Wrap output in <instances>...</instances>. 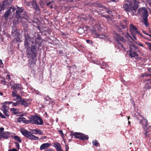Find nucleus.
<instances>
[{
    "instance_id": "nucleus-26",
    "label": "nucleus",
    "mask_w": 151,
    "mask_h": 151,
    "mask_svg": "<svg viewBox=\"0 0 151 151\" xmlns=\"http://www.w3.org/2000/svg\"><path fill=\"white\" fill-rule=\"evenodd\" d=\"M4 135V138L7 139L10 137V133L8 132H6L3 133Z\"/></svg>"
},
{
    "instance_id": "nucleus-41",
    "label": "nucleus",
    "mask_w": 151,
    "mask_h": 151,
    "mask_svg": "<svg viewBox=\"0 0 151 151\" xmlns=\"http://www.w3.org/2000/svg\"><path fill=\"white\" fill-rule=\"evenodd\" d=\"M0 117L2 119H5L6 117L0 112Z\"/></svg>"
},
{
    "instance_id": "nucleus-52",
    "label": "nucleus",
    "mask_w": 151,
    "mask_h": 151,
    "mask_svg": "<svg viewBox=\"0 0 151 151\" xmlns=\"http://www.w3.org/2000/svg\"><path fill=\"white\" fill-rule=\"evenodd\" d=\"M147 75L146 74V73H144V74H142L141 75V77H143L145 76H147Z\"/></svg>"
},
{
    "instance_id": "nucleus-17",
    "label": "nucleus",
    "mask_w": 151,
    "mask_h": 151,
    "mask_svg": "<svg viewBox=\"0 0 151 151\" xmlns=\"http://www.w3.org/2000/svg\"><path fill=\"white\" fill-rule=\"evenodd\" d=\"M91 33L93 35H94V37L96 38H101L103 39L105 37V36L103 35H98L96 31L95 30H92Z\"/></svg>"
},
{
    "instance_id": "nucleus-27",
    "label": "nucleus",
    "mask_w": 151,
    "mask_h": 151,
    "mask_svg": "<svg viewBox=\"0 0 151 151\" xmlns=\"http://www.w3.org/2000/svg\"><path fill=\"white\" fill-rule=\"evenodd\" d=\"M116 43L118 45V46L119 49H123L124 50L125 49L123 45L120 42V41H118L117 40V42Z\"/></svg>"
},
{
    "instance_id": "nucleus-30",
    "label": "nucleus",
    "mask_w": 151,
    "mask_h": 151,
    "mask_svg": "<svg viewBox=\"0 0 151 151\" xmlns=\"http://www.w3.org/2000/svg\"><path fill=\"white\" fill-rule=\"evenodd\" d=\"M36 35H37V37L35 36V39L34 40H33V41L35 42V40H37V42H39L40 44V43L39 42V41H38V40H40L41 39V37H40V35L38 34H36Z\"/></svg>"
},
{
    "instance_id": "nucleus-63",
    "label": "nucleus",
    "mask_w": 151,
    "mask_h": 151,
    "mask_svg": "<svg viewBox=\"0 0 151 151\" xmlns=\"http://www.w3.org/2000/svg\"><path fill=\"white\" fill-rule=\"evenodd\" d=\"M127 20H124V22L126 24L127 23Z\"/></svg>"
},
{
    "instance_id": "nucleus-62",
    "label": "nucleus",
    "mask_w": 151,
    "mask_h": 151,
    "mask_svg": "<svg viewBox=\"0 0 151 151\" xmlns=\"http://www.w3.org/2000/svg\"><path fill=\"white\" fill-rule=\"evenodd\" d=\"M101 16L103 17H106V18L107 17V16H106V15H103V14L102 15L101 14Z\"/></svg>"
},
{
    "instance_id": "nucleus-3",
    "label": "nucleus",
    "mask_w": 151,
    "mask_h": 151,
    "mask_svg": "<svg viewBox=\"0 0 151 151\" xmlns=\"http://www.w3.org/2000/svg\"><path fill=\"white\" fill-rule=\"evenodd\" d=\"M133 4L132 2H130L129 4H124L123 5V8L127 12H131L133 14L132 15H135L136 11L138 7L139 2L138 1H134Z\"/></svg>"
},
{
    "instance_id": "nucleus-54",
    "label": "nucleus",
    "mask_w": 151,
    "mask_h": 151,
    "mask_svg": "<svg viewBox=\"0 0 151 151\" xmlns=\"http://www.w3.org/2000/svg\"><path fill=\"white\" fill-rule=\"evenodd\" d=\"M4 138V135L2 134H0V140L1 139V138Z\"/></svg>"
},
{
    "instance_id": "nucleus-33",
    "label": "nucleus",
    "mask_w": 151,
    "mask_h": 151,
    "mask_svg": "<svg viewBox=\"0 0 151 151\" xmlns=\"http://www.w3.org/2000/svg\"><path fill=\"white\" fill-rule=\"evenodd\" d=\"M19 104V101H17L15 103L13 102L12 105L13 106H16L18 104Z\"/></svg>"
},
{
    "instance_id": "nucleus-34",
    "label": "nucleus",
    "mask_w": 151,
    "mask_h": 151,
    "mask_svg": "<svg viewBox=\"0 0 151 151\" xmlns=\"http://www.w3.org/2000/svg\"><path fill=\"white\" fill-rule=\"evenodd\" d=\"M25 119L24 117H20L18 118L17 122H20L22 121H24V120Z\"/></svg>"
},
{
    "instance_id": "nucleus-11",
    "label": "nucleus",
    "mask_w": 151,
    "mask_h": 151,
    "mask_svg": "<svg viewBox=\"0 0 151 151\" xmlns=\"http://www.w3.org/2000/svg\"><path fill=\"white\" fill-rule=\"evenodd\" d=\"M24 36V46L25 48H27L29 46V44L30 41L32 42V41H33L32 39L29 37L28 35L25 34Z\"/></svg>"
},
{
    "instance_id": "nucleus-24",
    "label": "nucleus",
    "mask_w": 151,
    "mask_h": 151,
    "mask_svg": "<svg viewBox=\"0 0 151 151\" xmlns=\"http://www.w3.org/2000/svg\"><path fill=\"white\" fill-rule=\"evenodd\" d=\"M10 13V9H8L5 12L4 15V17L5 19H7Z\"/></svg>"
},
{
    "instance_id": "nucleus-29",
    "label": "nucleus",
    "mask_w": 151,
    "mask_h": 151,
    "mask_svg": "<svg viewBox=\"0 0 151 151\" xmlns=\"http://www.w3.org/2000/svg\"><path fill=\"white\" fill-rule=\"evenodd\" d=\"M13 138L16 141H18L19 142L21 143L22 140L18 136H15L13 137Z\"/></svg>"
},
{
    "instance_id": "nucleus-22",
    "label": "nucleus",
    "mask_w": 151,
    "mask_h": 151,
    "mask_svg": "<svg viewBox=\"0 0 151 151\" xmlns=\"http://www.w3.org/2000/svg\"><path fill=\"white\" fill-rule=\"evenodd\" d=\"M129 55L132 58L134 57L138 56L137 53L134 51L129 50Z\"/></svg>"
},
{
    "instance_id": "nucleus-48",
    "label": "nucleus",
    "mask_w": 151,
    "mask_h": 151,
    "mask_svg": "<svg viewBox=\"0 0 151 151\" xmlns=\"http://www.w3.org/2000/svg\"><path fill=\"white\" fill-rule=\"evenodd\" d=\"M45 151H55L54 150L51 149H48L45 150Z\"/></svg>"
},
{
    "instance_id": "nucleus-23",
    "label": "nucleus",
    "mask_w": 151,
    "mask_h": 151,
    "mask_svg": "<svg viewBox=\"0 0 151 151\" xmlns=\"http://www.w3.org/2000/svg\"><path fill=\"white\" fill-rule=\"evenodd\" d=\"M117 40L119 41V40L122 41H123L124 40V39L123 37L117 35L115 38V42H117Z\"/></svg>"
},
{
    "instance_id": "nucleus-42",
    "label": "nucleus",
    "mask_w": 151,
    "mask_h": 151,
    "mask_svg": "<svg viewBox=\"0 0 151 151\" xmlns=\"http://www.w3.org/2000/svg\"><path fill=\"white\" fill-rule=\"evenodd\" d=\"M65 151H68L69 149V147L68 145H65Z\"/></svg>"
},
{
    "instance_id": "nucleus-2",
    "label": "nucleus",
    "mask_w": 151,
    "mask_h": 151,
    "mask_svg": "<svg viewBox=\"0 0 151 151\" xmlns=\"http://www.w3.org/2000/svg\"><path fill=\"white\" fill-rule=\"evenodd\" d=\"M36 40L35 41H32V46L31 47L27 48L26 52L27 55L31 56L32 59H34L37 56V49L38 50L40 46V44L37 42Z\"/></svg>"
},
{
    "instance_id": "nucleus-60",
    "label": "nucleus",
    "mask_w": 151,
    "mask_h": 151,
    "mask_svg": "<svg viewBox=\"0 0 151 151\" xmlns=\"http://www.w3.org/2000/svg\"><path fill=\"white\" fill-rule=\"evenodd\" d=\"M41 138L42 139H46L47 138V137L46 136H44L41 137Z\"/></svg>"
},
{
    "instance_id": "nucleus-39",
    "label": "nucleus",
    "mask_w": 151,
    "mask_h": 151,
    "mask_svg": "<svg viewBox=\"0 0 151 151\" xmlns=\"http://www.w3.org/2000/svg\"><path fill=\"white\" fill-rule=\"evenodd\" d=\"M1 81V83H2L3 85H6V80H5V78H4L2 79Z\"/></svg>"
},
{
    "instance_id": "nucleus-35",
    "label": "nucleus",
    "mask_w": 151,
    "mask_h": 151,
    "mask_svg": "<svg viewBox=\"0 0 151 151\" xmlns=\"http://www.w3.org/2000/svg\"><path fill=\"white\" fill-rule=\"evenodd\" d=\"M44 99L46 101H48L49 100H51V99L48 96H46L44 98Z\"/></svg>"
},
{
    "instance_id": "nucleus-21",
    "label": "nucleus",
    "mask_w": 151,
    "mask_h": 151,
    "mask_svg": "<svg viewBox=\"0 0 151 151\" xmlns=\"http://www.w3.org/2000/svg\"><path fill=\"white\" fill-rule=\"evenodd\" d=\"M34 8L35 10V12L37 14H39L40 13V8L38 5L35 3V4L34 6Z\"/></svg>"
},
{
    "instance_id": "nucleus-7",
    "label": "nucleus",
    "mask_w": 151,
    "mask_h": 151,
    "mask_svg": "<svg viewBox=\"0 0 151 151\" xmlns=\"http://www.w3.org/2000/svg\"><path fill=\"white\" fill-rule=\"evenodd\" d=\"M31 123L37 125H42L43 122L41 118L38 116H33L30 117Z\"/></svg>"
},
{
    "instance_id": "nucleus-18",
    "label": "nucleus",
    "mask_w": 151,
    "mask_h": 151,
    "mask_svg": "<svg viewBox=\"0 0 151 151\" xmlns=\"http://www.w3.org/2000/svg\"><path fill=\"white\" fill-rule=\"evenodd\" d=\"M51 145V144L50 143H44L41 145L40 149V150H42L49 147Z\"/></svg>"
},
{
    "instance_id": "nucleus-61",
    "label": "nucleus",
    "mask_w": 151,
    "mask_h": 151,
    "mask_svg": "<svg viewBox=\"0 0 151 151\" xmlns=\"http://www.w3.org/2000/svg\"><path fill=\"white\" fill-rule=\"evenodd\" d=\"M30 3V2H27L26 3V5L28 6H30L29 4Z\"/></svg>"
},
{
    "instance_id": "nucleus-55",
    "label": "nucleus",
    "mask_w": 151,
    "mask_h": 151,
    "mask_svg": "<svg viewBox=\"0 0 151 151\" xmlns=\"http://www.w3.org/2000/svg\"><path fill=\"white\" fill-rule=\"evenodd\" d=\"M142 32L145 34L147 35H148V34L145 31V30H143L142 31Z\"/></svg>"
},
{
    "instance_id": "nucleus-20",
    "label": "nucleus",
    "mask_w": 151,
    "mask_h": 151,
    "mask_svg": "<svg viewBox=\"0 0 151 151\" xmlns=\"http://www.w3.org/2000/svg\"><path fill=\"white\" fill-rule=\"evenodd\" d=\"M145 86L147 88H151V80L147 79L146 81Z\"/></svg>"
},
{
    "instance_id": "nucleus-59",
    "label": "nucleus",
    "mask_w": 151,
    "mask_h": 151,
    "mask_svg": "<svg viewBox=\"0 0 151 151\" xmlns=\"http://www.w3.org/2000/svg\"><path fill=\"white\" fill-rule=\"evenodd\" d=\"M59 53L60 54H63V51L62 50H60L59 51Z\"/></svg>"
},
{
    "instance_id": "nucleus-14",
    "label": "nucleus",
    "mask_w": 151,
    "mask_h": 151,
    "mask_svg": "<svg viewBox=\"0 0 151 151\" xmlns=\"http://www.w3.org/2000/svg\"><path fill=\"white\" fill-rule=\"evenodd\" d=\"M9 108L5 105H3L1 108V110L2 111L5 115L7 117H9V116L8 111Z\"/></svg>"
},
{
    "instance_id": "nucleus-10",
    "label": "nucleus",
    "mask_w": 151,
    "mask_h": 151,
    "mask_svg": "<svg viewBox=\"0 0 151 151\" xmlns=\"http://www.w3.org/2000/svg\"><path fill=\"white\" fill-rule=\"evenodd\" d=\"M17 99H19V104H20L22 105L25 107H27L30 104L29 101L28 99H22L21 96H18Z\"/></svg>"
},
{
    "instance_id": "nucleus-50",
    "label": "nucleus",
    "mask_w": 151,
    "mask_h": 151,
    "mask_svg": "<svg viewBox=\"0 0 151 151\" xmlns=\"http://www.w3.org/2000/svg\"><path fill=\"white\" fill-rule=\"evenodd\" d=\"M30 118H29V120H27L26 121V122H25L26 123H31V122L30 121Z\"/></svg>"
},
{
    "instance_id": "nucleus-8",
    "label": "nucleus",
    "mask_w": 151,
    "mask_h": 151,
    "mask_svg": "<svg viewBox=\"0 0 151 151\" xmlns=\"http://www.w3.org/2000/svg\"><path fill=\"white\" fill-rule=\"evenodd\" d=\"M11 89L13 90L12 93V96L13 97H15V94H17V91L20 90L22 89L21 85L18 83L14 84L12 86L11 88Z\"/></svg>"
},
{
    "instance_id": "nucleus-1",
    "label": "nucleus",
    "mask_w": 151,
    "mask_h": 151,
    "mask_svg": "<svg viewBox=\"0 0 151 151\" xmlns=\"http://www.w3.org/2000/svg\"><path fill=\"white\" fill-rule=\"evenodd\" d=\"M20 131L24 137L33 140H38L39 139L38 137L33 135V134L42 135L44 134L42 130L38 129H32L31 130L32 133L27 130L23 128H21Z\"/></svg>"
},
{
    "instance_id": "nucleus-6",
    "label": "nucleus",
    "mask_w": 151,
    "mask_h": 151,
    "mask_svg": "<svg viewBox=\"0 0 151 151\" xmlns=\"http://www.w3.org/2000/svg\"><path fill=\"white\" fill-rule=\"evenodd\" d=\"M70 135L73 136L74 138H78L83 141L88 140L89 138V137L88 135H86L81 133L77 132H71Z\"/></svg>"
},
{
    "instance_id": "nucleus-38",
    "label": "nucleus",
    "mask_w": 151,
    "mask_h": 151,
    "mask_svg": "<svg viewBox=\"0 0 151 151\" xmlns=\"http://www.w3.org/2000/svg\"><path fill=\"white\" fill-rule=\"evenodd\" d=\"M15 143L16 144V146L17 149L19 150L20 148L19 144L17 142H15Z\"/></svg>"
},
{
    "instance_id": "nucleus-36",
    "label": "nucleus",
    "mask_w": 151,
    "mask_h": 151,
    "mask_svg": "<svg viewBox=\"0 0 151 151\" xmlns=\"http://www.w3.org/2000/svg\"><path fill=\"white\" fill-rule=\"evenodd\" d=\"M17 94H15L16 96H15V97H16V99H13V101H16L17 100V101H19V99H17V98H18V96H20L17 95Z\"/></svg>"
},
{
    "instance_id": "nucleus-53",
    "label": "nucleus",
    "mask_w": 151,
    "mask_h": 151,
    "mask_svg": "<svg viewBox=\"0 0 151 151\" xmlns=\"http://www.w3.org/2000/svg\"><path fill=\"white\" fill-rule=\"evenodd\" d=\"M9 151H18L16 149L14 148L12 149H10L9 150Z\"/></svg>"
},
{
    "instance_id": "nucleus-16",
    "label": "nucleus",
    "mask_w": 151,
    "mask_h": 151,
    "mask_svg": "<svg viewBox=\"0 0 151 151\" xmlns=\"http://www.w3.org/2000/svg\"><path fill=\"white\" fill-rule=\"evenodd\" d=\"M140 124H142L143 128L145 129L147 127L148 124V121L147 119L144 118L142 120H140Z\"/></svg>"
},
{
    "instance_id": "nucleus-13",
    "label": "nucleus",
    "mask_w": 151,
    "mask_h": 151,
    "mask_svg": "<svg viewBox=\"0 0 151 151\" xmlns=\"http://www.w3.org/2000/svg\"><path fill=\"white\" fill-rule=\"evenodd\" d=\"M12 30L11 32L12 35L13 37H18L19 35V33L18 32L17 29L15 25L12 26Z\"/></svg>"
},
{
    "instance_id": "nucleus-58",
    "label": "nucleus",
    "mask_w": 151,
    "mask_h": 151,
    "mask_svg": "<svg viewBox=\"0 0 151 151\" xmlns=\"http://www.w3.org/2000/svg\"><path fill=\"white\" fill-rule=\"evenodd\" d=\"M4 130V129L3 127H1L0 128V131L2 132Z\"/></svg>"
},
{
    "instance_id": "nucleus-45",
    "label": "nucleus",
    "mask_w": 151,
    "mask_h": 151,
    "mask_svg": "<svg viewBox=\"0 0 151 151\" xmlns=\"http://www.w3.org/2000/svg\"><path fill=\"white\" fill-rule=\"evenodd\" d=\"M86 42L88 44L92 43V41L90 40H86Z\"/></svg>"
},
{
    "instance_id": "nucleus-15",
    "label": "nucleus",
    "mask_w": 151,
    "mask_h": 151,
    "mask_svg": "<svg viewBox=\"0 0 151 151\" xmlns=\"http://www.w3.org/2000/svg\"><path fill=\"white\" fill-rule=\"evenodd\" d=\"M53 146L55 147L57 151H63L60 143L58 142H54L53 143Z\"/></svg>"
},
{
    "instance_id": "nucleus-9",
    "label": "nucleus",
    "mask_w": 151,
    "mask_h": 151,
    "mask_svg": "<svg viewBox=\"0 0 151 151\" xmlns=\"http://www.w3.org/2000/svg\"><path fill=\"white\" fill-rule=\"evenodd\" d=\"M18 9L17 10L16 12V17H19L22 19H24L29 21V17L26 15L24 14V16H22V14L23 12L24 9L22 7L20 8L18 6L17 7Z\"/></svg>"
},
{
    "instance_id": "nucleus-46",
    "label": "nucleus",
    "mask_w": 151,
    "mask_h": 151,
    "mask_svg": "<svg viewBox=\"0 0 151 151\" xmlns=\"http://www.w3.org/2000/svg\"><path fill=\"white\" fill-rule=\"evenodd\" d=\"M93 62L95 64H98V65H99V64L100 63L99 62V61L96 62L95 61L93 60Z\"/></svg>"
},
{
    "instance_id": "nucleus-51",
    "label": "nucleus",
    "mask_w": 151,
    "mask_h": 151,
    "mask_svg": "<svg viewBox=\"0 0 151 151\" xmlns=\"http://www.w3.org/2000/svg\"><path fill=\"white\" fill-rule=\"evenodd\" d=\"M52 3V2L51 1L49 2L48 3H47L46 4V5L47 6H50V5L51 4V3Z\"/></svg>"
},
{
    "instance_id": "nucleus-49",
    "label": "nucleus",
    "mask_w": 151,
    "mask_h": 151,
    "mask_svg": "<svg viewBox=\"0 0 151 151\" xmlns=\"http://www.w3.org/2000/svg\"><path fill=\"white\" fill-rule=\"evenodd\" d=\"M59 132L61 134V135L62 136H63V135H64V134L63 133V132L62 130H60L59 131Z\"/></svg>"
},
{
    "instance_id": "nucleus-5",
    "label": "nucleus",
    "mask_w": 151,
    "mask_h": 151,
    "mask_svg": "<svg viewBox=\"0 0 151 151\" xmlns=\"http://www.w3.org/2000/svg\"><path fill=\"white\" fill-rule=\"evenodd\" d=\"M129 30L135 40H137L135 36V35L137 34L142 37V35L138 31L137 27L132 24H130Z\"/></svg>"
},
{
    "instance_id": "nucleus-25",
    "label": "nucleus",
    "mask_w": 151,
    "mask_h": 151,
    "mask_svg": "<svg viewBox=\"0 0 151 151\" xmlns=\"http://www.w3.org/2000/svg\"><path fill=\"white\" fill-rule=\"evenodd\" d=\"M18 109L15 108H11L10 111L12 112L13 114L16 115L17 114L18 111Z\"/></svg>"
},
{
    "instance_id": "nucleus-47",
    "label": "nucleus",
    "mask_w": 151,
    "mask_h": 151,
    "mask_svg": "<svg viewBox=\"0 0 151 151\" xmlns=\"http://www.w3.org/2000/svg\"><path fill=\"white\" fill-rule=\"evenodd\" d=\"M120 27H121L123 29H124L126 27L124 25H123L122 24H120Z\"/></svg>"
},
{
    "instance_id": "nucleus-37",
    "label": "nucleus",
    "mask_w": 151,
    "mask_h": 151,
    "mask_svg": "<svg viewBox=\"0 0 151 151\" xmlns=\"http://www.w3.org/2000/svg\"><path fill=\"white\" fill-rule=\"evenodd\" d=\"M9 9H10V12H14L15 10V8L14 7H10Z\"/></svg>"
},
{
    "instance_id": "nucleus-44",
    "label": "nucleus",
    "mask_w": 151,
    "mask_h": 151,
    "mask_svg": "<svg viewBox=\"0 0 151 151\" xmlns=\"http://www.w3.org/2000/svg\"><path fill=\"white\" fill-rule=\"evenodd\" d=\"M148 43V46L149 48V49L151 50V43H150L149 42H147Z\"/></svg>"
},
{
    "instance_id": "nucleus-57",
    "label": "nucleus",
    "mask_w": 151,
    "mask_h": 151,
    "mask_svg": "<svg viewBox=\"0 0 151 151\" xmlns=\"http://www.w3.org/2000/svg\"><path fill=\"white\" fill-rule=\"evenodd\" d=\"M137 45L139 46H142V47H143V45L142 44V43H138Z\"/></svg>"
},
{
    "instance_id": "nucleus-32",
    "label": "nucleus",
    "mask_w": 151,
    "mask_h": 151,
    "mask_svg": "<svg viewBox=\"0 0 151 151\" xmlns=\"http://www.w3.org/2000/svg\"><path fill=\"white\" fill-rule=\"evenodd\" d=\"M93 144L94 145L96 146H98L99 144V143L97 141L95 140L94 141L92 142Z\"/></svg>"
},
{
    "instance_id": "nucleus-43",
    "label": "nucleus",
    "mask_w": 151,
    "mask_h": 151,
    "mask_svg": "<svg viewBox=\"0 0 151 151\" xmlns=\"http://www.w3.org/2000/svg\"><path fill=\"white\" fill-rule=\"evenodd\" d=\"M6 78L7 79H8V81L10 80L11 79V77L9 75H7Z\"/></svg>"
},
{
    "instance_id": "nucleus-31",
    "label": "nucleus",
    "mask_w": 151,
    "mask_h": 151,
    "mask_svg": "<svg viewBox=\"0 0 151 151\" xmlns=\"http://www.w3.org/2000/svg\"><path fill=\"white\" fill-rule=\"evenodd\" d=\"M115 27L119 32H122V29L120 28V26L117 25Z\"/></svg>"
},
{
    "instance_id": "nucleus-64",
    "label": "nucleus",
    "mask_w": 151,
    "mask_h": 151,
    "mask_svg": "<svg viewBox=\"0 0 151 151\" xmlns=\"http://www.w3.org/2000/svg\"><path fill=\"white\" fill-rule=\"evenodd\" d=\"M149 6L151 8V2H149Z\"/></svg>"
},
{
    "instance_id": "nucleus-56",
    "label": "nucleus",
    "mask_w": 151,
    "mask_h": 151,
    "mask_svg": "<svg viewBox=\"0 0 151 151\" xmlns=\"http://www.w3.org/2000/svg\"><path fill=\"white\" fill-rule=\"evenodd\" d=\"M106 12L107 13H108L109 14H111V10H107V11H106Z\"/></svg>"
},
{
    "instance_id": "nucleus-28",
    "label": "nucleus",
    "mask_w": 151,
    "mask_h": 151,
    "mask_svg": "<svg viewBox=\"0 0 151 151\" xmlns=\"http://www.w3.org/2000/svg\"><path fill=\"white\" fill-rule=\"evenodd\" d=\"M100 64L101 68L102 69H104L106 67L108 66V64L104 62H102Z\"/></svg>"
},
{
    "instance_id": "nucleus-19",
    "label": "nucleus",
    "mask_w": 151,
    "mask_h": 151,
    "mask_svg": "<svg viewBox=\"0 0 151 151\" xmlns=\"http://www.w3.org/2000/svg\"><path fill=\"white\" fill-rule=\"evenodd\" d=\"M130 49L129 50L134 51L136 52L138 51V47L134 44L130 46Z\"/></svg>"
},
{
    "instance_id": "nucleus-4",
    "label": "nucleus",
    "mask_w": 151,
    "mask_h": 151,
    "mask_svg": "<svg viewBox=\"0 0 151 151\" xmlns=\"http://www.w3.org/2000/svg\"><path fill=\"white\" fill-rule=\"evenodd\" d=\"M139 13L142 15V20L144 24L146 27L149 26L148 22V12L145 7L140 8L138 10Z\"/></svg>"
},
{
    "instance_id": "nucleus-12",
    "label": "nucleus",
    "mask_w": 151,
    "mask_h": 151,
    "mask_svg": "<svg viewBox=\"0 0 151 151\" xmlns=\"http://www.w3.org/2000/svg\"><path fill=\"white\" fill-rule=\"evenodd\" d=\"M8 0H4L0 3V12L6 9L8 5Z\"/></svg>"
},
{
    "instance_id": "nucleus-40",
    "label": "nucleus",
    "mask_w": 151,
    "mask_h": 151,
    "mask_svg": "<svg viewBox=\"0 0 151 151\" xmlns=\"http://www.w3.org/2000/svg\"><path fill=\"white\" fill-rule=\"evenodd\" d=\"M13 102L12 101H5L4 103V104H12L13 103Z\"/></svg>"
}]
</instances>
